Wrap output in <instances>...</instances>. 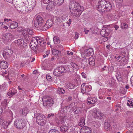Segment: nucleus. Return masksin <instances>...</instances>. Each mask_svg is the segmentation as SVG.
I'll return each mask as SVG.
<instances>
[{"mask_svg": "<svg viewBox=\"0 0 133 133\" xmlns=\"http://www.w3.org/2000/svg\"><path fill=\"white\" fill-rule=\"evenodd\" d=\"M69 8L72 15L77 17L79 16L84 10L83 7L81 6L78 3L73 1L70 3Z\"/></svg>", "mask_w": 133, "mask_h": 133, "instance_id": "nucleus-1", "label": "nucleus"}, {"mask_svg": "<svg viewBox=\"0 0 133 133\" xmlns=\"http://www.w3.org/2000/svg\"><path fill=\"white\" fill-rule=\"evenodd\" d=\"M97 10L101 14H103L105 11H108L111 9V5L109 2H107L105 0H101L100 1L98 5L96 6Z\"/></svg>", "mask_w": 133, "mask_h": 133, "instance_id": "nucleus-2", "label": "nucleus"}, {"mask_svg": "<svg viewBox=\"0 0 133 133\" xmlns=\"http://www.w3.org/2000/svg\"><path fill=\"white\" fill-rule=\"evenodd\" d=\"M43 41V38L40 37H33L30 44L31 48L34 50H36L37 46L38 44L41 45Z\"/></svg>", "mask_w": 133, "mask_h": 133, "instance_id": "nucleus-3", "label": "nucleus"}, {"mask_svg": "<svg viewBox=\"0 0 133 133\" xmlns=\"http://www.w3.org/2000/svg\"><path fill=\"white\" fill-rule=\"evenodd\" d=\"M2 41L5 44H8L12 41L14 39V36L11 34L7 33L1 36Z\"/></svg>", "mask_w": 133, "mask_h": 133, "instance_id": "nucleus-4", "label": "nucleus"}, {"mask_svg": "<svg viewBox=\"0 0 133 133\" xmlns=\"http://www.w3.org/2000/svg\"><path fill=\"white\" fill-rule=\"evenodd\" d=\"M34 23L36 27L41 28L44 29L45 22L40 16L38 15L34 19Z\"/></svg>", "mask_w": 133, "mask_h": 133, "instance_id": "nucleus-5", "label": "nucleus"}, {"mask_svg": "<svg viewBox=\"0 0 133 133\" xmlns=\"http://www.w3.org/2000/svg\"><path fill=\"white\" fill-rule=\"evenodd\" d=\"M42 99L44 105L47 108L51 107L54 103L52 98L49 96L43 97Z\"/></svg>", "mask_w": 133, "mask_h": 133, "instance_id": "nucleus-6", "label": "nucleus"}, {"mask_svg": "<svg viewBox=\"0 0 133 133\" xmlns=\"http://www.w3.org/2000/svg\"><path fill=\"white\" fill-rule=\"evenodd\" d=\"M15 127L18 129H23L26 125L25 122L21 119H16L14 122Z\"/></svg>", "mask_w": 133, "mask_h": 133, "instance_id": "nucleus-7", "label": "nucleus"}, {"mask_svg": "<svg viewBox=\"0 0 133 133\" xmlns=\"http://www.w3.org/2000/svg\"><path fill=\"white\" fill-rule=\"evenodd\" d=\"M66 71L65 68L64 66H61L55 69L53 72V74L56 76H58L62 73H65Z\"/></svg>", "mask_w": 133, "mask_h": 133, "instance_id": "nucleus-8", "label": "nucleus"}, {"mask_svg": "<svg viewBox=\"0 0 133 133\" xmlns=\"http://www.w3.org/2000/svg\"><path fill=\"white\" fill-rule=\"evenodd\" d=\"M94 54L93 49L91 48H88L84 52L81 53L82 57L83 58L89 57Z\"/></svg>", "mask_w": 133, "mask_h": 133, "instance_id": "nucleus-9", "label": "nucleus"}, {"mask_svg": "<svg viewBox=\"0 0 133 133\" xmlns=\"http://www.w3.org/2000/svg\"><path fill=\"white\" fill-rule=\"evenodd\" d=\"M28 39H20L14 41L15 44L18 45H20L22 47H24L27 45L28 43Z\"/></svg>", "mask_w": 133, "mask_h": 133, "instance_id": "nucleus-10", "label": "nucleus"}, {"mask_svg": "<svg viewBox=\"0 0 133 133\" xmlns=\"http://www.w3.org/2000/svg\"><path fill=\"white\" fill-rule=\"evenodd\" d=\"M86 84L83 83L81 86V92L83 94H88V92L92 90L91 85H85Z\"/></svg>", "mask_w": 133, "mask_h": 133, "instance_id": "nucleus-11", "label": "nucleus"}, {"mask_svg": "<svg viewBox=\"0 0 133 133\" xmlns=\"http://www.w3.org/2000/svg\"><path fill=\"white\" fill-rule=\"evenodd\" d=\"M66 116L65 115L63 116H60L56 120V122L58 125L60 124H63L65 123L66 119Z\"/></svg>", "mask_w": 133, "mask_h": 133, "instance_id": "nucleus-12", "label": "nucleus"}, {"mask_svg": "<svg viewBox=\"0 0 133 133\" xmlns=\"http://www.w3.org/2000/svg\"><path fill=\"white\" fill-rule=\"evenodd\" d=\"M53 24V21L51 19H49L47 21L46 23L44 25V29L46 30L50 28Z\"/></svg>", "mask_w": 133, "mask_h": 133, "instance_id": "nucleus-13", "label": "nucleus"}, {"mask_svg": "<svg viewBox=\"0 0 133 133\" xmlns=\"http://www.w3.org/2000/svg\"><path fill=\"white\" fill-rule=\"evenodd\" d=\"M110 32V31L109 29H103L101 31L100 34L103 37H107L109 34Z\"/></svg>", "mask_w": 133, "mask_h": 133, "instance_id": "nucleus-14", "label": "nucleus"}, {"mask_svg": "<svg viewBox=\"0 0 133 133\" xmlns=\"http://www.w3.org/2000/svg\"><path fill=\"white\" fill-rule=\"evenodd\" d=\"M36 115V120L37 122H39V121L42 120V119L46 118L45 116L41 114H36L35 116Z\"/></svg>", "mask_w": 133, "mask_h": 133, "instance_id": "nucleus-15", "label": "nucleus"}, {"mask_svg": "<svg viewBox=\"0 0 133 133\" xmlns=\"http://www.w3.org/2000/svg\"><path fill=\"white\" fill-rule=\"evenodd\" d=\"M97 101V99L95 97H88L87 99L88 103L89 104H93Z\"/></svg>", "mask_w": 133, "mask_h": 133, "instance_id": "nucleus-16", "label": "nucleus"}, {"mask_svg": "<svg viewBox=\"0 0 133 133\" xmlns=\"http://www.w3.org/2000/svg\"><path fill=\"white\" fill-rule=\"evenodd\" d=\"M17 93V90L14 88H11L9 90V92L7 93V95L10 97H11Z\"/></svg>", "mask_w": 133, "mask_h": 133, "instance_id": "nucleus-17", "label": "nucleus"}, {"mask_svg": "<svg viewBox=\"0 0 133 133\" xmlns=\"http://www.w3.org/2000/svg\"><path fill=\"white\" fill-rule=\"evenodd\" d=\"M90 113L92 115L94 118H97L98 111L97 112L96 109H93L90 111Z\"/></svg>", "mask_w": 133, "mask_h": 133, "instance_id": "nucleus-18", "label": "nucleus"}, {"mask_svg": "<svg viewBox=\"0 0 133 133\" xmlns=\"http://www.w3.org/2000/svg\"><path fill=\"white\" fill-rule=\"evenodd\" d=\"M8 66V63L7 62L3 61L0 62V67L2 69H6Z\"/></svg>", "mask_w": 133, "mask_h": 133, "instance_id": "nucleus-19", "label": "nucleus"}, {"mask_svg": "<svg viewBox=\"0 0 133 133\" xmlns=\"http://www.w3.org/2000/svg\"><path fill=\"white\" fill-rule=\"evenodd\" d=\"M9 26L11 29H14L18 26V23L15 21H12L10 24H9Z\"/></svg>", "mask_w": 133, "mask_h": 133, "instance_id": "nucleus-20", "label": "nucleus"}, {"mask_svg": "<svg viewBox=\"0 0 133 133\" xmlns=\"http://www.w3.org/2000/svg\"><path fill=\"white\" fill-rule=\"evenodd\" d=\"M10 51V50L9 49L8 50V51L6 50H4L3 53V55L4 58H6L9 57V52Z\"/></svg>", "mask_w": 133, "mask_h": 133, "instance_id": "nucleus-21", "label": "nucleus"}, {"mask_svg": "<svg viewBox=\"0 0 133 133\" xmlns=\"http://www.w3.org/2000/svg\"><path fill=\"white\" fill-rule=\"evenodd\" d=\"M33 33V32L32 30L30 29H28L26 31L25 33H23V35L25 37L26 36H29V35H31Z\"/></svg>", "mask_w": 133, "mask_h": 133, "instance_id": "nucleus-22", "label": "nucleus"}, {"mask_svg": "<svg viewBox=\"0 0 133 133\" xmlns=\"http://www.w3.org/2000/svg\"><path fill=\"white\" fill-rule=\"evenodd\" d=\"M0 123L2 125H5V126L4 127L5 128H6L8 126V124L5 122L4 118L2 117L0 119Z\"/></svg>", "mask_w": 133, "mask_h": 133, "instance_id": "nucleus-23", "label": "nucleus"}, {"mask_svg": "<svg viewBox=\"0 0 133 133\" xmlns=\"http://www.w3.org/2000/svg\"><path fill=\"white\" fill-rule=\"evenodd\" d=\"M35 5V3H31L29 5L28 7L26 8V10L27 12H30L34 8Z\"/></svg>", "mask_w": 133, "mask_h": 133, "instance_id": "nucleus-24", "label": "nucleus"}, {"mask_svg": "<svg viewBox=\"0 0 133 133\" xmlns=\"http://www.w3.org/2000/svg\"><path fill=\"white\" fill-rule=\"evenodd\" d=\"M95 59H89L88 60L89 64L91 66V69L95 65Z\"/></svg>", "mask_w": 133, "mask_h": 133, "instance_id": "nucleus-25", "label": "nucleus"}, {"mask_svg": "<svg viewBox=\"0 0 133 133\" xmlns=\"http://www.w3.org/2000/svg\"><path fill=\"white\" fill-rule=\"evenodd\" d=\"M84 130L83 133H91V128L87 127L84 126L83 127Z\"/></svg>", "mask_w": 133, "mask_h": 133, "instance_id": "nucleus-26", "label": "nucleus"}, {"mask_svg": "<svg viewBox=\"0 0 133 133\" xmlns=\"http://www.w3.org/2000/svg\"><path fill=\"white\" fill-rule=\"evenodd\" d=\"M85 118L84 117H82L78 123V125L80 127H83L85 123Z\"/></svg>", "mask_w": 133, "mask_h": 133, "instance_id": "nucleus-27", "label": "nucleus"}, {"mask_svg": "<svg viewBox=\"0 0 133 133\" xmlns=\"http://www.w3.org/2000/svg\"><path fill=\"white\" fill-rule=\"evenodd\" d=\"M35 59H28L26 61V62H22V63L21 65V66H23L25 64L27 65V64L30 63V62H32L35 60Z\"/></svg>", "mask_w": 133, "mask_h": 133, "instance_id": "nucleus-28", "label": "nucleus"}, {"mask_svg": "<svg viewBox=\"0 0 133 133\" xmlns=\"http://www.w3.org/2000/svg\"><path fill=\"white\" fill-rule=\"evenodd\" d=\"M68 129V127L65 125H63L60 128V130L61 131L65 132Z\"/></svg>", "mask_w": 133, "mask_h": 133, "instance_id": "nucleus-29", "label": "nucleus"}, {"mask_svg": "<svg viewBox=\"0 0 133 133\" xmlns=\"http://www.w3.org/2000/svg\"><path fill=\"white\" fill-rule=\"evenodd\" d=\"M46 119V118L43 119H42V120L39 121V122H38L37 123L39 125L42 126H43L46 123V121L45 120Z\"/></svg>", "mask_w": 133, "mask_h": 133, "instance_id": "nucleus-30", "label": "nucleus"}, {"mask_svg": "<svg viewBox=\"0 0 133 133\" xmlns=\"http://www.w3.org/2000/svg\"><path fill=\"white\" fill-rule=\"evenodd\" d=\"M128 102L127 103L128 106L130 107H133V100L131 99H130L128 100Z\"/></svg>", "mask_w": 133, "mask_h": 133, "instance_id": "nucleus-31", "label": "nucleus"}, {"mask_svg": "<svg viewBox=\"0 0 133 133\" xmlns=\"http://www.w3.org/2000/svg\"><path fill=\"white\" fill-rule=\"evenodd\" d=\"M110 126L109 123H108V122H105L104 124V128L106 130H108L110 127Z\"/></svg>", "mask_w": 133, "mask_h": 133, "instance_id": "nucleus-32", "label": "nucleus"}, {"mask_svg": "<svg viewBox=\"0 0 133 133\" xmlns=\"http://www.w3.org/2000/svg\"><path fill=\"white\" fill-rule=\"evenodd\" d=\"M64 0H57V1H56L53 2H52L53 3H54L55 4H57L58 5H60L63 3Z\"/></svg>", "mask_w": 133, "mask_h": 133, "instance_id": "nucleus-33", "label": "nucleus"}, {"mask_svg": "<svg viewBox=\"0 0 133 133\" xmlns=\"http://www.w3.org/2000/svg\"><path fill=\"white\" fill-rule=\"evenodd\" d=\"M53 41L54 44H57L59 43L60 42V40L58 38L57 36H55L53 38Z\"/></svg>", "mask_w": 133, "mask_h": 133, "instance_id": "nucleus-34", "label": "nucleus"}, {"mask_svg": "<svg viewBox=\"0 0 133 133\" xmlns=\"http://www.w3.org/2000/svg\"><path fill=\"white\" fill-rule=\"evenodd\" d=\"M67 85V87L70 89H72L74 88L75 87V85L71 83H66Z\"/></svg>", "mask_w": 133, "mask_h": 133, "instance_id": "nucleus-35", "label": "nucleus"}, {"mask_svg": "<svg viewBox=\"0 0 133 133\" xmlns=\"http://www.w3.org/2000/svg\"><path fill=\"white\" fill-rule=\"evenodd\" d=\"M121 27L122 29H126L128 28V26L127 24L123 23L121 24Z\"/></svg>", "mask_w": 133, "mask_h": 133, "instance_id": "nucleus-36", "label": "nucleus"}, {"mask_svg": "<svg viewBox=\"0 0 133 133\" xmlns=\"http://www.w3.org/2000/svg\"><path fill=\"white\" fill-rule=\"evenodd\" d=\"M57 92L59 94H64L65 92V91L64 89L62 88H59L58 89Z\"/></svg>", "mask_w": 133, "mask_h": 133, "instance_id": "nucleus-37", "label": "nucleus"}, {"mask_svg": "<svg viewBox=\"0 0 133 133\" xmlns=\"http://www.w3.org/2000/svg\"><path fill=\"white\" fill-rule=\"evenodd\" d=\"M28 112V108L26 107L24 108L22 111L23 115L24 116H26Z\"/></svg>", "mask_w": 133, "mask_h": 133, "instance_id": "nucleus-38", "label": "nucleus"}, {"mask_svg": "<svg viewBox=\"0 0 133 133\" xmlns=\"http://www.w3.org/2000/svg\"><path fill=\"white\" fill-rule=\"evenodd\" d=\"M90 30L92 33L95 34H97V29L96 28L92 27L90 28Z\"/></svg>", "mask_w": 133, "mask_h": 133, "instance_id": "nucleus-39", "label": "nucleus"}, {"mask_svg": "<svg viewBox=\"0 0 133 133\" xmlns=\"http://www.w3.org/2000/svg\"><path fill=\"white\" fill-rule=\"evenodd\" d=\"M60 53L59 51L55 49H54L52 50V54L54 55L57 56Z\"/></svg>", "mask_w": 133, "mask_h": 133, "instance_id": "nucleus-40", "label": "nucleus"}, {"mask_svg": "<svg viewBox=\"0 0 133 133\" xmlns=\"http://www.w3.org/2000/svg\"><path fill=\"white\" fill-rule=\"evenodd\" d=\"M81 108H77L76 110L74 111V114H79L81 112Z\"/></svg>", "mask_w": 133, "mask_h": 133, "instance_id": "nucleus-41", "label": "nucleus"}, {"mask_svg": "<svg viewBox=\"0 0 133 133\" xmlns=\"http://www.w3.org/2000/svg\"><path fill=\"white\" fill-rule=\"evenodd\" d=\"M71 66L74 68L76 69H78L79 67L77 64L75 63L72 62L71 63Z\"/></svg>", "mask_w": 133, "mask_h": 133, "instance_id": "nucleus-42", "label": "nucleus"}, {"mask_svg": "<svg viewBox=\"0 0 133 133\" xmlns=\"http://www.w3.org/2000/svg\"><path fill=\"white\" fill-rule=\"evenodd\" d=\"M103 114L98 111L97 118L101 119L103 117Z\"/></svg>", "mask_w": 133, "mask_h": 133, "instance_id": "nucleus-43", "label": "nucleus"}, {"mask_svg": "<svg viewBox=\"0 0 133 133\" xmlns=\"http://www.w3.org/2000/svg\"><path fill=\"white\" fill-rule=\"evenodd\" d=\"M49 133H60V132L56 130L52 129L50 130Z\"/></svg>", "mask_w": 133, "mask_h": 133, "instance_id": "nucleus-44", "label": "nucleus"}, {"mask_svg": "<svg viewBox=\"0 0 133 133\" xmlns=\"http://www.w3.org/2000/svg\"><path fill=\"white\" fill-rule=\"evenodd\" d=\"M108 18L110 20H113L114 19V15L111 14L108 16Z\"/></svg>", "mask_w": 133, "mask_h": 133, "instance_id": "nucleus-45", "label": "nucleus"}, {"mask_svg": "<svg viewBox=\"0 0 133 133\" xmlns=\"http://www.w3.org/2000/svg\"><path fill=\"white\" fill-rule=\"evenodd\" d=\"M116 77L118 81L120 80L121 76L119 74H117L116 75Z\"/></svg>", "mask_w": 133, "mask_h": 133, "instance_id": "nucleus-46", "label": "nucleus"}, {"mask_svg": "<svg viewBox=\"0 0 133 133\" xmlns=\"http://www.w3.org/2000/svg\"><path fill=\"white\" fill-rule=\"evenodd\" d=\"M52 0H43V2L44 4H47L51 2Z\"/></svg>", "mask_w": 133, "mask_h": 133, "instance_id": "nucleus-47", "label": "nucleus"}, {"mask_svg": "<svg viewBox=\"0 0 133 133\" xmlns=\"http://www.w3.org/2000/svg\"><path fill=\"white\" fill-rule=\"evenodd\" d=\"M54 114L53 113H50L48 115L47 117L48 118H51L54 116Z\"/></svg>", "mask_w": 133, "mask_h": 133, "instance_id": "nucleus-48", "label": "nucleus"}, {"mask_svg": "<svg viewBox=\"0 0 133 133\" xmlns=\"http://www.w3.org/2000/svg\"><path fill=\"white\" fill-rule=\"evenodd\" d=\"M53 6L51 5V4H49L46 7V9L47 10H49L51 9L52 8Z\"/></svg>", "mask_w": 133, "mask_h": 133, "instance_id": "nucleus-49", "label": "nucleus"}, {"mask_svg": "<svg viewBox=\"0 0 133 133\" xmlns=\"http://www.w3.org/2000/svg\"><path fill=\"white\" fill-rule=\"evenodd\" d=\"M81 75L84 78H86L87 77V75L84 72H82Z\"/></svg>", "mask_w": 133, "mask_h": 133, "instance_id": "nucleus-50", "label": "nucleus"}, {"mask_svg": "<svg viewBox=\"0 0 133 133\" xmlns=\"http://www.w3.org/2000/svg\"><path fill=\"white\" fill-rule=\"evenodd\" d=\"M50 52L49 51H46L45 53V55L46 56V57H49V56L50 55Z\"/></svg>", "mask_w": 133, "mask_h": 133, "instance_id": "nucleus-51", "label": "nucleus"}, {"mask_svg": "<svg viewBox=\"0 0 133 133\" xmlns=\"http://www.w3.org/2000/svg\"><path fill=\"white\" fill-rule=\"evenodd\" d=\"M71 20L70 19H69L68 21L66 22L67 24L69 26H70L71 22Z\"/></svg>", "mask_w": 133, "mask_h": 133, "instance_id": "nucleus-52", "label": "nucleus"}, {"mask_svg": "<svg viewBox=\"0 0 133 133\" xmlns=\"http://www.w3.org/2000/svg\"><path fill=\"white\" fill-rule=\"evenodd\" d=\"M90 31L87 30L86 28H84V32L86 34H87L88 32H89Z\"/></svg>", "mask_w": 133, "mask_h": 133, "instance_id": "nucleus-53", "label": "nucleus"}, {"mask_svg": "<svg viewBox=\"0 0 133 133\" xmlns=\"http://www.w3.org/2000/svg\"><path fill=\"white\" fill-rule=\"evenodd\" d=\"M46 78L48 80H50L51 79L52 77L49 75H47L46 76Z\"/></svg>", "mask_w": 133, "mask_h": 133, "instance_id": "nucleus-54", "label": "nucleus"}, {"mask_svg": "<svg viewBox=\"0 0 133 133\" xmlns=\"http://www.w3.org/2000/svg\"><path fill=\"white\" fill-rule=\"evenodd\" d=\"M123 2V0H116V2L117 4H121Z\"/></svg>", "mask_w": 133, "mask_h": 133, "instance_id": "nucleus-55", "label": "nucleus"}, {"mask_svg": "<svg viewBox=\"0 0 133 133\" xmlns=\"http://www.w3.org/2000/svg\"><path fill=\"white\" fill-rule=\"evenodd\" d=\"M102 39V41L104 42H105L107 41L108 39V38L106 37H104Z\"/></svg>", "mask_w": 133, "mask_h": 133, "instance_id": "nucleus-56", "label": "nucleus"}, {"mask_svg": "<svg viewBox=\"0 0 133 133\" xmlns=\"http://www.w3.org/2000/svg\"><path fill=\"white\" fill-rule=\"evenodd\" d=\"M73 53L71 51H67V54L68 55H72L73 54Z\"/></svg>", "mask_w": 133, "mask_h": 133, "instance_id": "nucleus-57", "label": "nucleus"}, {"mask_svg": "<svg viewBox=\"0 0 133 133\" xmlns=\"http://www.w3.org/2000/svg\"><path fill=\"white\" fill-rule=\"evenodd\" d=\"M78 33L77 32H76L75 33V39H77L78 38Z\"/></svg>", "mask_w": 133, "mask_h": 133, "instance_id": "nucleus-58", "label": "nucleus"}, {"mask_svg": "<svg viewBox=\"0 0 133 133\" xmlns=\"http://www.w3.org/2000/svg\"><path fill=\"white\" fill-rule=\"evenodd\" d=\"M122 59H118L117 61L121 63H122V64H123V62H124V59H122V60H121Z\"/></svg>", "mask_w": 133, "mask_h": 133, "instance_id": "nucleus-59", "label": "nucleus"}, {"mask_svg": "<svg viewBox=\"0 0 133 133\" xmlns=\"http://www.w3.org/2000/svg\"><path fill=\"white\" fill-rule=\"evenodd\" d=\"M125 57L124 55H121L120 56H119L117 58H125Z\"/></svg>", "mask_w": 133, "mask_h": 133, "instance_id": "nucleus-60", "label": "nucleus"}, {"mask_svg": "<svg viewBox=\"0 0 133 133\" xmlns=\"http://www.w3.org/2000/svg\"><path fill=\"white\" fill-rule=\"evenodd\" d=\"M10 115L9 116H10L12 118H13V114L12 112L11 111H10L9 112Z\"/></svg>", "mask_w": 133, "mask_h": 133, "instance_id": "nucleus-61", "label": "nucleus"}, {"mask_svg": "<svg viewBox=\"0 0 133 133\" xmlns=\"http://www.w3.org/2000/svg\"><path fill=\"white\" fill-rule=\"evenodd\" d=\"M56 20L57 21V22H60L61 21V18L59 17H57L56 18Z\"/></svg>", "mask_w": 133, "mask_h": 133, "instance_id": "nucleus-62", "label": "nucleus"}, {"mask_svg": "<svg viewBox=\"0 0 133 133\" xmlns=\"http://www.w3.org/2000/svg\"><path fill=\"white\" fill-rule=\"evenodd\" d=\"M3 25H4L3 24V23L2 22H0V29L2 28V27Z\"/></svg>", "mask_w": 133, "mask_h": 133, "instance_id": "nucleus-63", "label": "nucleus"}, {"mask_svg": "<svg viewBox=\"0 0 133 133\" xmlns=\"http://www.w3.org/2000/svg\"><path fill=\"white\" fill-rule=\"evenodd\" d=\"M114 27L115 28V30H116L119 28V26L117 25H116Z\"/></svg>", "mask_w": 133, "mask_h": 133, "instance_id": "nucleus-64", "label": "nucleus"}]
</instances>
